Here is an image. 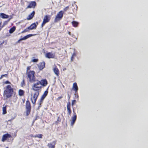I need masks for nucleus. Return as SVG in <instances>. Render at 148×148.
I'll return each mask as SVG.
<instances>
[{
  "mask_svg": "<svg viewBox=\"0 0 148 148\" xmlns=\"http://www.w3.org/2000/svg\"><path fill=\"white\" fill-rule=\"evenodd\" d=\"M51 18V16L49 15H46L44 16L43 21L41 24V27H42L45 24L49 22Z\"/></svg>",
  "mask_w": 148,
  "mask_h": 148,
  "instance_id": "nucleus-6",
  "label": "nucleus"
},
{
  "mask_svg": "<svg viewBox=\"0 0 148 148\" xmlns=\"http://www.w3.org/2000/svg\"><path fill=\"white\" fill-rule=\"evenodd\" d=\"M26 74L27 79L30 83L34 84L37 81L38 79L36 78L35 76V72L34 71H30Z\"/></svg>",
  "mask_w": 148,
  "mask_h": 148,
  "instance_id": "nucleus-2",
  "label": "nucleus"
},
{
  "mask_svg": "<svg viewBox=\"0 0 148 148\" xmlns=\"http://www.w3.org/2000/svg\"><path fill=\"white\" fill-rule=\"evenodd\" d=\"M8 75L7 74H5L4 75H1V77H0V79H2L3 77H8Z\"/></svg>",
  "mask_w": 148,
  "mask_h": 148,
  "instance_id": "nucleus-32",
  "label": "nucleus"
},
{
  "mask_svg": "<svg viewBox=\"0 0 148 148\" xmlns=\"http://www.w3.org/2000/svg\"><path fill=\"white\" fill-rule=\"evenodd\" d=\"M75 56H76L75 53H73L72 55V56L71 57V61H73V59H74V57Z\"/></svg>",
  "mask_w": 148,
  "mask_h": 148,
  "instance_id": "nucleus-29",
  "label": "nucleus"
},
{
  "mask_svg": "<svg viewBox=\"0 0 148 148\" xmlns=\"http://www.w3.org/2000/svg\"><path fill=\"white\" fill-rule=\"evenodd\" d=\"M42 134H38L34 136V138H42Z\"/></svg>",
  "mask_w": 148,
  "mask_h": 148,
  "instance_id": "nucleus-26",
  "label": "nucleus"
},
{
  "mask_svg": "<svg viewBox=\"0 0 148 148\" xmlns=\"http://www.w3.org/2000/svg\"><path fill=\"white\" fill-rule=\"evenodd\" d=\"M38 61V59H34L32 60L31 61L32 62H36Z\"/></svg>",
  "mask_w": 148,
  "mask_h": 148,
  "instance_id": "nucleus-34",
  "label": "nucleus"
},
{
  "mask_svg": "<svg viewBox=\"0 0 148 148\" xmlns=\"http://www.w3.org/2000/svg\"><path fill=\"white\" fill-rule=\"evenodd\" d=\"M4 43V41H3L2 42L0 41V47Z\"/></svg>",
  "mask_w": 148,
  "mask_h": 148,
  "instance_id": "nucleus-36",
  "label": "nucleus"
},
{
  "mask_svg": "<svg viewBox=\"0 0 148 148\" xmlns=\"http://www.w3.org/2000/svg\"><path fill=\"white\" fill-rule=\"evenodd\" d=\"M48 84V82L46 79H41L40 81L37 80V82L32 85V90L34 92L31 94V100L32 103L35 105L40 94L42 87H45Z\"/></svg>",
  "mask_w": 148,
  "mask_h": 148,
  "instance_id": "nucleus-1",
  "label": "nucleus"
},
{
  "mask_svg": "<svg viewBox=\"0 0 148 148\" xmlns=\"http://www.w3.org/2000/svg\"><path fill=\"white\" fill-rule=\"evenodd\" d=\"M12 137V136L10 134L8 133L4 134L2 137L1 141L3 142H4L5 140H8L9 138Z\"/></svg>",
  "mask_w": 148,
  "mask_h": 148,
  "instance_id": "nucleus-7",
  "label": "nucleus"
},
{
  "mask_svg": "<svg viewBox=\"0 0 148 148\" xmlns=\"http://www.w3.org/2000/svg\"><path fill=\"white\" fill-rule=\"evenodd\" d=\"M35 13V12L34 11H33L32 12L27 16V20H29L32 19L34 16Z\"/></svg>",
  "mask_w": 148,
  "mask_h": 148,
  "instance_id": "nucleus-16",
  "label": "nucleus"
},
{
  "mask_svg": "<svg viewBox=\"0 0 148 148\" xmlns=\"http://www.w3.org/2000/svg\"><path fill=\"white\" fill-rule=\"evenodd\" d=\"M64 13V12L62 10L59 12L55 17L54 22L56 23H57L61 20L63 17Z\"/></svg>",
  "mask_w": 148,
  "mask_h": 148,
  "instance_id": "nucleus-4",
  "label": "nucleus"
},
{
  "mask_svg": "<svg viewBox=\"0 0 148 148\" xmlns=\"http://www.w3.org/2000/svg\"><path fill=\"white\" fill-rule=\"evenodd\" d=\"M61 119L59 117H58L56 121H55L54 124L56 125H57L58 124L60 123L61 122Z\"/></svg>",
  "mask_w": 148,
  "mask_h": 148,
  "instance_id": "nucleus-25",
  "label": "nucleus"
},
{
  "mask_svg": "<svg viewBox=\"0 0 148 148\" xmlns=\"http://www.w3.org/2000/svg\"><path fill=\"white\" fill-rule=\"evenodd\" d=\"M30 136L32 137H34V136L32 134H31L30 135Z\"/></svg>",
  "mask_w": 148,
  "mask_h": 148,
  "instance_id": "nucleus-42",
  "label": "nucleus"
},
{
  "mask_svg": "<svg viewBox=\"0 0 148 148\" xmlns=\"http://www.w3.org/2000/svg\"><path fill=\"white\" fill-rule=\"evenodd\" d=\"M6 148H8V147H6Z\"/></svg>",
  "mask_w": 148,
  "mask_h": 148,
  "instance_id": "nucleus-47",
  "label": "nucleus"
},
{
  "mask_svg": "<svg viewBox=\"0 0 148 148\" xmlns=\"http://www.w3.org/2000/svg\"><path fill=\"white\" fill-rule=\"evenodd\" d=\"M4 83L5 84H10V83L8 81H5Z\"/></svg>",
  "mask_w": 148,
  "mask_h": 148,
  "instance_id": "nucleus-39",
  "label": "nucleus"
},
{
  "mask_svg": "<svg viewBox=\"0 0 148 148\" xmlns=\"http://www.w3.org/2000/svg\"><path fill=\"white\" fill-rule=\"evenodd\" d=\"M11 18H10L8 19V20L7 21H5L4 22V24H6L8 23V22L10 20Z\"/></svg>",
  "mask_w": 148,
  "mask_h": 148,
  "instance_id": "nucleus-38",
  "label": "nucleus"
},
{
  "mask_svg": "<svg viewBox=\"0 0 148 148\" xmlns=\"http://www.w3.org/2000/svg\"><path fill=\"white\" fill-rule=\"evenodd\" d=\"M33 36V35L32 34H29L28 35H27L23 38H21L19 40H18L16 42V43H19L20 42V41L22 40H24L27 39L29 37H30L32 36Z\"/></svg>",
  "mask_w": 148,
  "mask_h": 148,
  "instance_id": "nucleus-10",
  "label": "nucleus"
},
{
  "mask_svg": "<svg viewBox=\"0 0 148 148\" xmlns=\"http://www.w3.org/2000/svg\"><path fill=\"white\" fill-rule=\"evenodd\" d=\"M36 5V3L35 1H31L26 8V9L33 8H34Z\"/></svg>",
  "mask_w": 148,
  "mask_h": 148,
  "instance_id": "nucleus-8",
  "label": "nucleus"
},
{
  "mask_svg": "<svg viewBox=\"0 0 148 148\" xmlns=\"http://www.w3.org/2000/svg\"><path fill=\"white\" fill-rule=\"evenodd\" d=\"M68 33L69 34V35H71V33L70 32H68Z\"/></svg>",
  "mask_w": 148,
  "mask_h": 148,
  "instance_id": "nucleus-41",
  "label": "nucleus"
},
{
  "mask_svg": "<svg viewBox=\"0 0 148 148\" xmlns=\"http://www.w3.org/2000/svg\"><path fill=\"white\" fill-rule=\"evenodd\" d=\"M16 27L15 26H13L10 28L9 31V33H13L15 30Z\"/></svg>",
  "mask_w": 148,
  "mask_h": 148,
  "instance_id": "nucleus-24",
  "label": "nucleus"
},
{
  "mask_svg": "<svg viewBox=\"0 0 148 148\" xmlns=\"http://www.w3.org/2000/svg\"><path fill=\"white\" fill-rule=\"evenodd\" d=\"M48 93V91L47 90H46L45 91L43 94L42 95V96L41 97V98L43 99H44L45 97L47 96Z\"/></svg>",
  "mask_w": 148,
  "mask_h": 148,
  "instance_id": "nucleus-20",
  "label": "nucleus"
},
{
  "mask_svg": "<svg viewBox=\"0 0 148 148\" xmlns=\"http://www.w3.org/2000/svg\"><path fill=\"white\" fill-rule=\"evenodd\" d=\"M72 36L73 37V36H74V35L73 34V35H72Z\"/></svg>",
  "mask_w": 148,
  "mask_h": 148,
  "instance_id": "nucleus-45",
  "label": "nucleus"
},
{
  "mask_svg": "<svg viewBox=\"0 0 148 148\" xmlns=\"http://www.w3.org/2000/svg\"><path fill=\"white\" fill-rule=\"evenodd\" d=\"M69 8V6H67L65 8H64V11H67V10Z\"/></svg>",
  "mask_w": 148,
  "mask_h": 148,
  "instance_id": "nucleus-35",
  "label": "nucleus"
},
{
  "mask_svg": "<svg viewBox=\"0 0 148 148\" xmlns=\"http://www.w3.org/2000/svg\"><path fill=\"white\" fill-rule=\"evenodd\" d=\"M71 104L70 102L67 103V114L70 115L71 113Z\"/></svg>",
  "mask_w": 148,
  "mask_h": 148,
  "instance_id": "nucleus-12",
  "label": "nucleus"
},
{
  "mask_svg": "<svg viewBox=\"0 0 148 148\" xmlns=\"http://www.w3.org/2000/svg\"><path fill=\"white\" fill-rule=\"evenodd\" d=\"M38 66L40 70H42L45 67V63L44 62H40L38 65Z\"/></svg>",
  "mask_w": 148,
  "mask_h": 148,
  "instance_id": "nucleus-13",
  "label": "nucleus"
},
{
  "mask_svg": "<svg viewBox=\"0 0 148 148\" xmlns=\"http://www.w3.org/2000/svg\"><path fill=\"white\" fill-rule=\"evenodd\" d=\"M14 91L13 89L10 85H7L5 88V90L4 91V94L7 98H9L11 97Z\"/></svg>",
  "mask_w": 148,
  "mask_h": 148,
  "instance_id": "nucleus-3",
  "label": "nucleus"
},
{
  "mask_svg": "<svg viewBox=\"0 0 148 148\" xmlns=\"http://www.w3.org/2000/svg\"><path fill=\"white\" fill-rule=\"evenodd\" d=\"M18 95L20 96H22L24 94V91L22 90H19L18 92Z\"/></svg>",
  "mask_w": 148,
  "mask_h": 148,
  "instance_id": "nucleus-23",
  "label": "nucleus"
},
{
  "mask_svg": "<svg viewBox=\"0 0 148 148\" xmlns=\"http://www.w3.org/2000/svg\"><path fill=\"white\" fill-rule=\"evenodd\" d=\"M55 53H52L51 52H48L46 53L45 55V56L46 58H54L55 57Z\"/></svg>",
  "mask_w": 148,
  "mask_h": 148,
  "instance_id": "nucleus-9",
  "label": "nucleus"
},
{
  "mask_svg": "<svg viewBox=\"0 0 148 148\" xmlns=\"http://www.w3.org/2000/svg\"><path fill=\"white\" fill-rule=\"evenodd\" d=\"M56 143V141H54L51 143H48L47 145V146L49 148H55Z\"/></svg>",
  "mask_w": 148,
  "mask_h": 148,
  "instance_id": "nucleus-15",
  "label": "nucleus"
},
{
  "mask_svg": "<svg viewBox=\"0 0 148 148\" xmlns=\"http://www.w3.org/2000/svg\"><path fill=\"white\" fill-rule=\"evenodd\" d=\"M72 89L76 93L78 90V88L77 83L76 82L74 83L73 84Z\"/></svg>",
  "mask_w": 148,
  "mask_h": 148,
  "instance_id": "nucleus-17",
  "label": "nucleus"
},
{
  "mask_svg": "<svg viewBox=\"0 0 148 148\" xmlns=\"http://www.w3.org/2000/svg\"><path fill=\"white\" fill-rule=\"evenodd\" d=\"M13 119H10V120H8V121H11Z\"/></svg>",
  "mask_w": 148,
  "mask_h": 148,
  "instance_id": "nucleus-43",
  "label": "nucleus"
},
{
  "mask_svg": "<svg viewBox=\"0 0 148 148\" xmlns=\"http://www.w3.org/2000/svg\"><path fill=\"white\" fill-rule=\"evenodd\" d=\"M38 24V22H36V23H34L32 24L29 26V27L31 30L35 29L36 28Z\"/></svg>",
  "mask_w": 148,
  "mask_h": 148,
  "instance_id": "nucleus-14",
  "label": "nucleus"
},
{
  "mask_svg": "<svg viewBox=\"0 0 148 148\" xmlns=\"http://www.w3.org/2000/svg\"><path fill=\"white\" fill-rule=\"evenodd\" d=\"M3 114H5L7 112L6 110V108L5 107H4L3 108Z\"/></svg>",
  "mask_w": 148,
  "mask_h": 148,
  "instance_id": "nucleus-31",
  "label": "nucleus"
},
{
  "mask_svg": "<svg viewBox=\"0 0 148 148\" xmlns=\"http://www.w3.org/2000/svg\"><path fill=\"white\" fill-rule=\"evenodd\" d=\"M25 84V82L24 79H23L21 83V86L23 87Z\"/></svg>",
  "mask_w": 148,
  "mask_h": 148,
  "instance_id": "nucleus-30",
  "label": "nucleus"
},
{
  "mask_svg": "<svg viewBox=\"0 0 148 148\" xmlns=\"http://www.w3.org/2000/svg\"><path fill=\"white\" fill-rule=\"evenodd\" d=\"M24 101H25V99H24L23 101V103H24Z\"/></svg>",
  "mask_w": 148,
  "mask_h": 148,
  "instance_id": "nucleus-44",
  "label": "nucleus"
},
{
  "mask_svg": "<svg viewBox=\"0 0 148 148\" xmlns=\"http://www.w3.org/2000/svg\"><path fill=\"white\" fill-rule=\"evenodd\" d=\"M43 99H42L41 98H40V100H39L38 104V108H40L41 106V104L43 103Z\"/></svg>",
  "mask_w": 148,
  "mask_h": 148,
  "instance_id": "nucleus-21",
  "label": "nucleus"
},
{
  "mask_svg": "<svg viewBox=\"0 0 148 148\" xmlns=\"http://www.w3.org/2000/svg\"><path fill=\"white\" fill-rule=\"evenodd\" d=\"M25 108L26 110V116H28L30 114L31 110V104L29 100H27L26 101Z\"/></svg>",
  "mask_w": 148,
  "mask_h": 148,
  "instance_id": "nucleus-5",
  "label": "nucleus"
},
{
  "mask_svg": "<svg viewBox=\"0 0 148 148\" xmlns=\"http://www.w3.org/2000/svg\"><path fill=\"white\" fill-rule=\"evenodd\" d=\"M53 71L57 76H59L60 75V71L59 69L56 66L53 69Z\"/></svg>",
  "mask_w": 148,
  "mask_h": 148,
  "instance_id": "nucleus-18",
  "label": "nucleus"
},
{
  "mask_svg": "<svg viewBox=\"0 0 148 148\" xmlns=\"http://www.w3.org/2000/svg\"><path fill=\"white\" fill-rule=\"evenodd\" d=\"M7 44V42H5V44Z\"/></svg>",
  "mask_w": 148,
  "mask_h": 148,
  "instance_id": "nucleus-46",
  "label": "nucleus"
},
{
  "mask_svg": "<svg viewBox=\"0 0 148 148\" xmlns=\"http://www.w3.org/2000/svg\"><path fill=\"white\" fill-rule=\"evenodd\" d=\"M71 23L73 26L74 27H77L79 24V23L78 22L75 21H72Z\"/></svg>",
  "mask_w": 148,
  "mask_h": 148,
  "instance_id": "nucleus-22",
  "label": "nucleus"
},
{
  "mask_svg": "<svg viewBox=\"0 0 148 148\" xmlns=\"http://www.w3.org/2000/svg\"><path fill=\"white\" fill-rule=\"evenodd\" d=\"M0 16L3 19L7 18L9 16L8 15L3 13H0Z\"/></svg>",
  "mask_w": 148,
  "mask_h": 148,
  "instance_id": "nucleus-19",
  "label": "nucleus"
},
{
  "mask_svg": "<svg viewBox=\"0 0 148 148\" xmlns=\"http://www.w3.org/2000/svg\"><path fill=\"white\" fill-rule=\"evenodd\" d=\"M29 30H31L29 27L26 28L22 32V33H24L26 32H28Z\"/></svg>",
  "mask_w": 148,
  "mask_h": 148,
  "instance_id": "nucleus-27",
  "label": "nucleus"
},
{
  "mask_svg": "<svg viewBox=\"0 0 148 148\" xmlns=\"http://www.w3.org/2000/svg\"><path fill=\"white\" fill-rule=\"evenodd\" d=\"M68 99L69 100L70 98V97H71V96L70 95H69V94H68Z\"/></svg>",
  "mask_w": 148,
  "mask_h": 148,
  "instance_id": "nucleus-40",
  "label": "nucleus"
},
{
  "mask_svg": "<svg viewBox=\"0 0 148 148\" xmlns=\"http://www.w3.org/2000/svg\"><path fill=\"white\" fill-rule=\"evenodd\" d=\"M76 100H73L72 101V106H73L74 104L76 103Z\"/></svg>",
  "mask_w": 148,
  "mask_h": 148,
  "instance_id": "nucleus-33",
  "label": "nucleus"
},
{
  "mask_svg": "<svg viewBox=\"0 0 148 148\" xmlns=\"http://www.w3.org/2000/svg\"><path fill=\"white\" fill-rule=\"evenodd\" d=\"M31 68V66H28L27 67L26 74H27V73L29 72L30 71H32L31 70H30Z\"/></svg>",
  "mask_w": 148,
  "mask_h": 148,
  "instance_id": "nucleus-28",
  "label": "nucleus"
},
{
  "mask_svg": "<svg viewBox=\"0 0 148 148\" xmlns=\"http://www.w3.org/2000/svg\"><path fill=\"white\" fill-rule=\"evenodd\" d=\"M73 112L74 113V115L72 117V120L71 122V125L72 126L73 125L77 119V115L75 113L74 110H73Z\"/></svg>",
  "mask_w": 148,
  "mask_h": 148,
  "instance_id": "nucleus-11",
  "label": "nucleus"
},
{
  "mask_svg": "<svg viewBox=\"0 0 148 148\" xmlns=\"http://www.w3.org/2000/svg\"><path fill=\"white\" fill-rule=\"evenodd\" d=\"M62 97H63V96H60L57 99L58 100H60V99L62 98Z\"/></svg>",
  "mask_w": 148,
  "mask_h": 148,
  "instance_id": "nucleus-37",
  "label": "nucleus"
}]
</instances>
